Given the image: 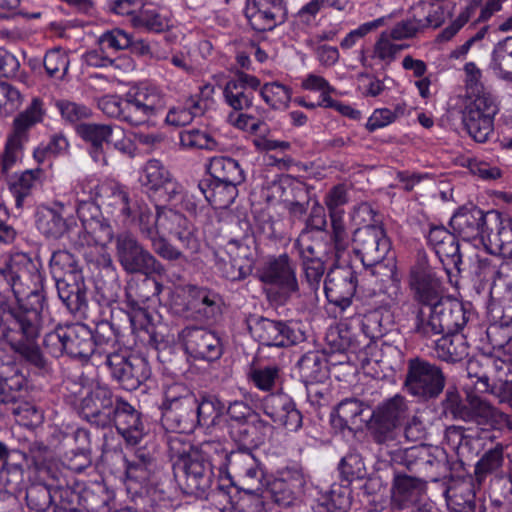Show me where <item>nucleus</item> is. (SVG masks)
I'll return each mask as SVG.
<instances>
[{"mask_svg": "<svg viewBox=\"0 0 512 512\" xmlns=\"http://www.w3.org/2000/svg\"><path fill=\"white\" fill-rule=\"evenodd\" d=\"M30 307L19 304L9 306V300L2 301L1 311L4 323L0 340L5 341L19 357L37 369H46L48 361L44 357L37 339L41 333V310L45 300L43 290L34 287L27 294Z\"/></svg>", "mask_w": 512, "mask_h": 512, "instance_id": "1", "label": "nucleus"}, {"mask_svg": "<svg viewBox=\"0 0 512 512\" xmlns=\"http://www.w3.org/2000/svg\"><path fill=\"white\" fill-rule=\"evenodd\" d=\"M255 277L272 303L284 305L299 292L297 264L287 253L264 258L256 267Z\"/></svg>", "mask_w": 512, "mask_h": 512, "instance_id": "2", "label": "nucleus"}, {"mask_svg": "<svg viewBox=\"0 0 512 512\" xmlns=\"http://www.w3.org/2000/svg\"><path fill=\"white\" fill-rule=\"evenodd\" d=\"M46 109L39 97L32 98L27 107L13 119L3 152L0 154V170L8 174L23 158L31 129L44 120Z\"/></svg>", "mask_w": 512, "mask_h": 512, "instance_id": "3", "label": "nucleus"}, {"mask_svg": "<svg viewBox=\"0 0 512 512\" xmlns=\"http://www.w3.org/2000/svg\"><path fill=\"white\" fill-rule=\"evenodd\" d=\"M444 410L454 419L474 423L488 429H501L508 424V415L494 407L484 397L469 392L463 403L457 391L448 390L443 401Z\"/></svg>", "mask_w": 512, "mask_h": 512, "instance_id": "4", "label": "nucleus"}, {"mask_svg": "<svg viewBox=\"0 0 512 512\" xmlns=\"http://www.w3.org/2000/svg\"><path fill=\"white\" fill-rule=\"evenodd\" d=\"M445 385L446 377L437 364L419 356L407 360L403 388L409 395L426 402L439 397Z\"/></svg>", "mask_w": 512, "mask_h": 512, "instance_id": "5", "label": "nucleus"}, {"mask_svg": "<svg viewBox=\"0 0 512 512\" xmlns=\"http://www.w3.org/2000/svg\"><path fill=\"white\" fill-rule=\"evenodd\" d=\"M156 226L158 235L167 239V236L176 239L183 252L189 259L196 255L201 248V242L198 237L195 225L181 212L174 209L157 206L156 207ZM182 263L183 261H179ZM186 263V261H184Z\"/></svg>", "mask_w": 512, "mask_h": 512, "instance_id": "6", "label": "nucleus"}, {"mask_svg": "<svg viewBox=\"0 0 512 512\" xmlns=\"http://www.w3.org/2000/svg\"><path fill=\"white\" fill-rule=\"evenodd\" d=\"M104 363L112 379L127 391L137 390L151 376L148 361L127 350L119 349L106 352Z\"/></svg>", "mask_w": 512, "mask_h": 512, "instance_id": "7", "label": "nucleus"}, {"mask_svg": "<svg viewBox=\"0 0 512 512\" xmlns=\"http://www.w3.org/2000/svg\"><path fill=\"white\" fill-rule=\"evenodd\" d=\"M353 249L363 266L371 275L382 267V262L391 248L384 228L380 225H366L357 228L352 237Z\"/></svg>", "mask_w": 512, "mask_h": 512, "instance_id": "8", "label": "nucleus"}, {"mask_svg": "<svg viewBox=\"0 0 512 512\" xmlns=\"http://www.w3.org/2000/svg\"><path fill=\"white\" fill-rule=\"evenodd\" d=\"M115 241L117 259L126 272L143 275L165 273L161 262L146 250L133 234L122 232L116 236Z\"/></svg>", "mask_w": 512, "mask_h": 512, "instance_id": "9", "label": "nucleus"}, {"mask_svg": "<svg viewBox=\"0 0 512 512\" xmlns=\"http://www.w3.org/2000/svg\"><path fill=\"white\" fill-rule=\"evenodd\" d=\"M498 106L489 93L469 99L462 110V123L465 130L476 142L484 143L493 133L494 117Z\"/></svg>", "mask_w": 512, "mask_h": 512, "instance_id": "10", "label": "nucleus"}, {"mask_svg": "<svg viewBox=\"0 0 512 512\" xmlns=\"http://www.w3.org/2000/svg\"><path fill=\"white\" fill-rule=\"evenodd\" d=\"M124 225L135 224L141 234L151 241L153 251L168 261H187L186 255L172 245L168 239L158 235L156 215L145 203L134 201L131 217L123 219Z\"/></svg>", "mask_w": 512, "mask_h": 512, "instance_id": "11", "label": "nucleus"}, {"mask_svg": "<svg viewBox=\"0 0 512 512\" xmlns=\"http://www.w3.org/2000/svg\"><path fill=\"white\" fill-rule=\"evenodd\" d=\"M126 94L134 127L148 123L166 107L165 94L154 85L141 83L131 87Z\"/></svg>", "mask_w": 512, "mask_h": 512, "instance_id": "12", "label": "nucleus"}, {"mask_svg": "<svg viewBox=\"0 0 512 512\" xmlns=\"http://www.w3.org/2000/svg\"><path fill=\"white\" fill-rule=\"evenodd\" d=\"M357 274L349 266L331 269L324 280L325 296L330 304L339 308L342 317L353 306L357 288Z\"/></svg>", "mask_w": 512, "mask_h": 512, "instance_id": "13", "label": "nucleus"}, {"mask_svg": "<svg viewBox=\"0 0 512 512\" xmlns=\"http://www.w3.org/2000/svg\"><path fill=\"white\" fill-rule=\"evenodd\" d=\"M404 464L409 470L426 474L437 487L448 480L446 474L450 471L449 461L443 449L435 448L431 453L426 447H411L406 449L403 457Z\"/></svg>", "mask_w": 512, "mask_h": 512, "instance_id": "14", "label": "nucleus"}, {"mask_svg": "<svg viewBox=\"0 0 512 512\" xmlns=\"http://www.w3.org/2000/svg\"><path fill=\"white\" fill-rule=\"evenodd\" d=\"M174 475L185 493L202 497L211 488L214 473L210 462L192 453L186 461L179 462Z\"/></svg>", "mask_w": 512, "mask_h": 512, "instance_id": "15", "label": "nucleus"}, {"mask_svg": "<svg viewBox=\"0 0 512 512\" xmlns=\"http://www.w3.org/2000/svg\"><path fill=\"white\" fill-rule=\"evenodd\" d=\"M256 339L269 347H289L304 340V333L292 322L260 317L252 327Z\"/></svg>", "mask_w": 512, "mask_h": 512, "instance_id": "16", "label": "nucleus"}, {"mask_svg": "<svg viewBox=\"0 0 512 512\" xmlns=\"http://www.w3.org/2000/svg\"><path fill=\"white\" fill-rule=\"evenodd\" d=\"M116 405L112 390L106 385H95L82 399L81 415L98 428L111 426V415Z\"/></svg>", "mask_w": 512, "mask_h": 512, "instance_id": "17", "label": "nucleus"}, {"mask_svg": "<svg viewBox=\"0 0 512 512\" xmlns=\"http://www.w3.org/2000/svg\"><path fill=\"white\" fill-rule=\"evenodd\" d=\"M185 351L194 359L213 362L223 354L219 336L201 327H186L182 330Z\"/></svg>", "mask_w": 512, "mask_h": 512, "instance_id": "18", "label": "nucleus"}, {"mask_svg": "<svg viewBox=\"0 0 512 512\" xmlns=\"http://www.w3.org/2000/svg\"><path fill=\"white\" fill-rule=\"evenodd\" d=\"M245 16L254 30L271 31L286 21L287 9L283 0H247Z\"/></svg>", "mask_w": 512, "mask_h": 512, "instance_id": "19", "label": "nucleus"}, {"mask_svg": "<svg viewBox=\"0 0 512 512\" xmlns=\"http://www.w3.org/2000/svg\"><path fill=\"white\" fill-rule=\"evenodd\" d=\"M261 409L274 423L290 432H296L302 427V413L297 409L294 400L285 393L265 396L261 402Z\"/></svg>", "mask_w": 512, "mask_h": 512, "instance_id": "20", "label": "nucleus"}, {"mask_svg": "<svg viewBox=\"0 0 512 512\" xmlns=\"http://www.w3.org/2000/svg\"><path fill=\"white\" fill-rule=\"evenodd\" d=\"M450 512H475V483L471 476L449 477L438 487Z\"/></svg>", "mask_w": 512, "mask_h": 512, "instance_id": "21", "label": "nucleus"}, {"mask_svg": "<svg viewBox=\"0 0 512 512\" xmlns=\"http://www.w3.org/2000/svg\"><path fill=\"white\" fill-rule=\"evenodd\" d=\"M455 234L465 241L490 240L491 232L486 224V214L476 206L459 208L450 220Z\"/></svg>", "mask_w": 512, "mask_h": 512, "instance_id": "22", "label": "nucleus"}, {"mask_svg": "<svg viewBox=\"0 0 512 512\" xmlns=\"http://www.w3.org/2000/svg\"><path fill=\"white\" fill-rule=\"evenodd\" d=\"M128 444L136 445L145 434L141 413L121 397L116 398V405L111 415V425Z\"/></svg>", "mask_w": 512, "mask_h": 512, "instance_id": "23", "label": "nucleus"}, {"mask_svg": "<svg viewBox=\"0 0 512 512\" xmlns=\"http://www.w3.org/2000/svg\"><path fill=\"white\" fill-rule=\"evenodd\" d=\"M426 490V482L420 477L395 472L391 487L392 505L403 509L415 505Z\"/></svg>", "mask_w": 512, "mask_h": 512, "instance_id": "24", "label": "nucleus"}, {"mask_svg": "<svg viewBox=\"0 0 512 512\" xmlns=\"http://www.w3.org/2000/svg\"><path fill=\"white\" fill-rule=\"evenodd\" d=\"M197 396L182 403L162 409V424L167 430L179 434L193 432L196 428Z\"/></svg>", "mask_w": 512, "mask_h": 512, "instance_id": "25", "label": "nucleus"}, {"mask_svg": "<svg viewBox=\"0 0 512 512\" xmlns=\"http://www.w3.org/2000/svg\"><path fill=\"white\" fill-rule=\"evenodd\" d=\"M54 279L58 296L70 312L78 313L87 308V289L80 274Z\"/></svg>", "mask_w": 512, "mask_h": 512, "instance_id": "26", "label": "nucleus"}, {"mask_svg": "<svg viewBox=\"0 0 512 512\" xmlns=\"http://www.w3.org/2000/svg\"><path fill=\"white\" fill-rule=\"evenodd\" d=\"M96 266L108 277V282H98L95 299L101 306L109 307L116 303L121 289L116 268L109 253H102L97 257Z\"/></svg>", "mask_w": 512, "mask_h": 512, "instance_id": "27", "label": "nucleus"}, {"mask_svg": "<svg viewBox=\"0 0 512 512\" xmlns=\"http://www.w3.org/2000/svg\"><path fill=\"white\" fill-rule=\"evenodd\" d=\"M305 485L306 477L302 468L292 466L282 469L273 488L276 502L283 505L291 504Z\"/></svg>", "mask_w": 512, "mask_h": 512, "instance_id": "28", "label": "nucleus"}, {"mask_svg": "<svg viewBox=\"0 0 512 512\" xmlns=\"http://www.w3.org/2000/svg\"><path fill=\"white\" fill-rule=\"evenodd\" d=\"M64 204L55 202L53 207L40 206L35 213L37 229L46 238L59 239L69 230L66 219L62 216Z\"/></svg>", "mask_w": 512, "mask_h": 512, "instance_id": "29", "label": "nucleus"}, {"mask_svg": "<svg viewBox=\"0 0 512 512\" xmlns=\"http://www.w3.org/2000/svg\"><path fill=\"white\" fill-rule=\"evenodd\" d=\"M66 355L72 358H95L92 331L85 324L75 323L65 325Z\"/></svg>", "mask_w": 512, "mask_h": 512, "instance_id": "30", "label": "nucleus"}, {"mask_svg": "<svg viewBox=\"0 0 512 512\" xmlns=\"http://www.w3.org/2000/svg\"><path fill=\"white\" fill-rule=\"evenodd\" d=\"M432 306L443 334L459 332L468 321L463 304L456 299L443 298Z\"/></svg>", "mask_w": 512, "mask_h": 512, "instance_id": "31", "label": "nucleus"}, {"mask_svg": "<svg viewBox=\"0 0 512 512\" xmlns=\"http://www.w3.org/2000/svg\"><path fill=\"white\" fill-rule=\"evenodd\" d=\"M240 184L218 181L213 179H202L198 183L199 194L206 202L218 209H226L234 203L238 196Z\"/></svg>", "mask_w": 512, "mask_h": 512, "instance_id": "32", "label": "nucleus"}, {"mask_svg": "<svg viewBox=\"0 0 512 512\" xmlns=\"http://www.w3.org/2000/svg\"><path fill=\"white\" fill-rule=\"evenodd\" d=\"M427 239L443 263L446 258L460 271L462 259L455 233L449 232L443 226H434L429 230Z\"/></svg>", "mask_w": 512, "mask_h": 512, "instance_id": "33", "label": "nucleus"}, {"mask_svg": "<svg viewBox=\"0 0 512 512\" xmlns=\"http://www.w3.org/2000/svg\"><path fill=\"white\" fill-rule=\"evenodd\" d=\"M163 285L150 275L143 278H131L125 287V297L128 307H140L153 297L158 296Z\"/></svg>", "mask_w": 512, "mask_h": 512, "instance_id": "34", "label": "nucleus"}, {"mask_svg": "<svg viewBox=\"0 0 512 512\" xmlns=\"http://www.w3.org/2000/svg\"><path fill=\"white\" fill-rule=\"evenodd\" d=\"M410 286L415 298L423 304V307L432 306L443 299L439 280L425 270H412Z\"/></svg>", "mask_w": 512, "mask_h": 512, "instance_id": "35", "label": "nucleus"}, {"mask_svg": "<svg viewBox=\"0 0 512 512\" xmlns=\"http://www.w3.org/2000/svg\"><path fill=\"white\" fill-rule=\"evenodd\" d=\"M327 343L331 352L340 353H358L367 348V340L360 337L347 324L341 323L339 326L331 330L326 336Z\"/></svg>", "mask_w": 512, "mask_h": 512, "instance_id": "36", "label": "nucleus"}, {"mask_svg": "<svg viewBox=\"0 0 512 512\" xmlns=\"http://www.w3.org/2000/svg\"><path fill=\"white\" fill-rule=\"evenodd\" d=\"M266 423L257 417V420H249L238 424H230L229 434L238 445V449L252 450L264 442L261 428H266Z\"/></svg>", "mask_w": 512, "mask_h": 512, "instance_id": "37", "label": "nucleus"}, {"mask_svg": "<svg viewBox=\"0 0 512 512\" xmlns=\"http://www.w3.org/2000/svg\"><path fill=\"white\" fill-rule=\"evenodd\" d=\"M437 357L445 362H460L469 355V345L463 334L451 332L434 341Z\"/></svg>", "mask_w": 512, "mask_h": 512, "instance_id": "38", "label": "nucleus"}, {"mask_svg": "<svg viewBox=\"0 0 512 512\" xmlns=\"http://www.w3.org/2000/svg\"><path fill=\"white\" fill-rule=\"evenodd\" d=\"M132 26L152 33H162L172 26L168 14L152 3L143 1L136 16L132 18Z\"/></svg>", "mask_w": 512, "mask_h": 512, "instance_id": "39", "label": "nucleus"}, {"mask_svg": "<svg viewBox=\"0 0 512 512\" xmlns=\"http://www.w3.org/2000/svg\"><path fill=\"white\" fill-rule=\"evenodd\" d=\"M325 233L309 232L301 230L294 241V248L301 259L331 258Z\"/></svg>", "mask_w": 512, "mask_h": 512, "instance_id": "40", "label": "nucleus"}, {"mask_svg": "<svg viewBox=\"0 0 512 512\" xmlns=\"http://www.w3.org/2000/svg\"><path fill=\"white\" fill-rule=\"evenodd\" d=\"M25 392L24 383H21L15 400L0 401V403L6 406V412H10L20 425L36 426L42 422L43 414L33 403L24 399Z\"/></svg>", "mask_w": 512, "mask_h": 512, "instance_id": "41", "label": "nucleus"}, {"mask_svg": "<svg viewBox=\"0 0 512 512\" xmlns=\"http://www.w3.org/2000/svg\"><path fill=\"white\" fill-rule=\"evenodd\" d=\"M207 101L199 95L190 96L182 103L170 108L166 115V122L173 126L190 124L194 118L204 115Z\"/></svg>", "mask_w": 512, "mask_h": 512, "instance_id": "42", "label": "nucleus"}, {"mask_svg": "<svg viewBox=\"0 0 512 512\" xmlns=\"http://www.w3.org/2000/svg\"><path fill=\"white\" fill-rule=\"evenodd\" d=\"M206 169L210 179L242 184L245 181V172L240 163L231 157L215 156L209 160Z\"/></svg>", "mask_w": 512, "mask_h": 512, "instance_id": "43", "label": "nucleus"}, {"mask_svg": "<svg viewBox=\"0 0 512 512\" xmlns=\"http://www.w3.org/2000/svg\"><path fill=\"white\" fill-rule=\"evenodd\" d=\"M99 198L102 204L110 209L111 214L122 217H131L134 201L129 198L128 192L118 184H101Z\"/></svg>", "mask_w": 512, "mask_h": 512, "instance_id": "44", "label": "nucleus"}, {"mask_svg": "<svg viewBox=\"0 0 512 512\" xmlns=\"http://www.w3.org/2000/svg\"><path fill=\"white\" fill-rule=\"evenodd\" d=\"M104 459L114 467L116 472H123L130 480L141 482L148 478V462L130 461L121 449L107 450L104 453Z\"/></svg>", "mask_w": 512, "mask_h": 512, "instance_id": "45", "label": "nucleus"}, {"mask_svg": "<svg viewBox=\"0 0 512 512\" xmlns=\"http://www.w3.org/2000/svg\"><path fill=\"white\" fill-rule=\"evenodd\" d=\"M350 505L351 497L348 487L333 484L328 491L316 498L312 509L314 512H347Z\"/></svg>", "mask_w": 512, "mask_h": 512, "instance_id": "46", "label": "nucleus"}, {"mask_svg": "<svg viewBox=\"0 0 512 512\" xmlns=\"http://www.w3.org/2000/svg\"><path fill=\"white\" fill-rule=\"evenodd\" d=\"M368 406L356 398H346L342 400L335 412L331 415V422L334 427L339 429L358 426L363 422L362 414Z\"/></svg>", "mask_w": 512, "mask_h": 512, "instance_id": "47", "label": "nucleus"}, {"mask_svg": "<svg viewBox=\"0 0 512 512\" xmlns=\"http://www.w3.org/2000/svg\"><path fill=\"white\" fill-rule=\"evenodd\" d=\"M299 375L305 383H322L328 378L325 357L318 351L305 353L297 362Z\"/></svg>", "mask_w": 512, "mask_h": 512, "instance_id": "48", "label": "nucleus"}, {"mask_svg": "<svg viewBox=\"0 0 512 512\" xmlns=\"http://www.w3.org/2000/svg\"><path fill=\"white\" fill-rule=\"evenodd\" d=\"M185 291L191 298V305L206 319L214 318L220 313V296L216 292L196 285H187Z\"/></svg>", "mask_w": 512, "mask_h": 512, "instance_id": "49", "label": "nucleus"}, {"mask_svg": "<svg viewBox=\"0 0 512 512\" xmlns=\"http://www.w3.org/2000/svg\"><path fill=\"white\" fill-rule=\"evenodd\" d=\"M384 314V310L374 309L364 313L363 315L357 312L351 314L348 313L346 317L354 318L357 316L361 325V329L358 333L360 334V337L367 340V347H369L371 343L382 338L386 334L387 327L383 323Z\"/></svg>", "mask_w": 512, "mask_h": 512, "instance_id": "50", "label": "nucleus"}, {"mask_svg": "<svg viewBox=\"0 0 512 512\" xmlns=\"http://www.w3.org/2000/svg\"><path fill=\"white\" fill-rule=\"evenodd\" d=\"M225 406L221 400L212 394L202 393L197 396L196 427H213L215 426L223 413Z\"/></svg>", "mask_w": 512, "mask_h": 512, "instance_id": "51", "label": "nucleus"}, {"mask_svg": "<svg viewBox=\"0 0 512 512\" xmlns=\"http://www.w3.org/2000/svg\"><path fill=\"white\" fill-rule=\"evenodd\" d=\"M489 68L498 78L512 83V36L495 45Z\"/></svg>", "mask_w": 512, "mask_h": 512, "instance_id": "52", "label": "nucleus"}, {"mask_svg": "<svg viewBox=\"0 0 512 512\" xmlns=\"http://www.w3.org/2000/svg\"><path fill=\"white\" fill-rule=\"evenodd\" d=\"M43 171L40 168L25 170L15 174L8 182L9 189L15 198L17 208L23 206L25 198L29 197L40 182Z\"/></svg>", "mask_w": 512, "mask_h": 512, "instance_id": "53", "label": "nucleus"}, {"mask_svg": "<svg viewBox=\"0 0 512 512\" xmlns=\"http://www.w3.org/2000/svg\"><path fill=\"white\" fill-rule=\"evenodd\" d=\"M330 229L326 230L325 236H328V247L330 250L331 258L339 260L342 255L348 250L352 238L347 229L344 216L343 217H329Z\"/></svg>", "mask_w": 512, "mask_h": 512, "instance_id": "54", "label": "nucleus"}, {"mask_svg": "<svg viewBox=\"0 0 512 512\" xmlns=\"http://www.w3.org/2000/svg\"><path fill=\"white\" fill-rule=\"evenodd\" d=\"M368 430L375 443L386 447L395 446L401 435V429L396 424L389 422L374 411L370 417Z\"/></svg>", "mask_w": 512, "mask_h": 512, "instance_id": "55", "label": "nucleus"}, {"mask_svg": "<svg viewBox=\"0 0 512 512\" xmlns=\"http://www.w3.org/2000/svg\"><path fill=\"white\" fill-rule=\"evenodd\" d=\"M400 429L410 416L409 402L402 395H395L381 403L374 411Z\"/></svg>", "mask_w": 512, "mask_h": 512, "instance_id": "56", "label": "nucleus"}, {"mask_svg": "<svg viewBox=\"0 0 512 512\" xmlns=\"http://www.w3.org/2000/svg\"><path fill=\"white\" fill-rule=\"evenodd\" d=\"M171 176V173L161 161L150 159L142 169L140 181L147 191L158 193Z\"/></svg>", "mask_w": 512, "mask_h": 512, "instance_id": "57", "label": "nucleus"}, {"mask_svg": "<svg viewBox=\"0 0 512 512\" xmlns=\"http://www.w3.org/2000/svg\"><path fill=\"white\" fill-rule=\"evenodd\" d=\"M93 343L95 349V358L97 356H104L106 352H113L115 344L118 342V333L114 325L107 321L102 320L96 323L94 331H92Z\"/></svg>", "mask_w": 512, "mask_h": 512, "instance_id": "58", "label": "nucleus"}, {"mask_svg": "<svg viewBox=\"0 0 512 512\" xmlns=\"http://www.w3.org/2000/svg\"><path fill=\"white\" fill-rule=\"evenodd\" d=\"M358 81V89L362 96L366 98L384 96L391 90V85L394 84V80L388 75L379 78V76L367 72L359 73Z\"/></svg>", "mask_w": 512, "mask_h": 512, "instance_id": "59", "label": "nucleus"}, {"mask_svg": "<svg viewBox=\"0 0 512 512\" xmlns=\"http://www.w3.org/2000/svg\"><path fill=\"white\" fill-rule=\"evenodd\" d=\"M437 319L433 306L420 308L415 318L414 333L424 340H430L434 336L443 335Z\"/></svg>", "mask_w": 512, "mask_h": 512, "instance_id": "60", "label": "nucleus"}, {"mask_svg": "<svg viewBox=\"0 0 512 512\" xmlns=\"http://www.w3.org/2000/svg\"><path fill=\"white\" fill-rule=\"evenodd\" d=\"M98 107L108 117L115 118L132 126L126 93L122 97L118 95L103 96L98 101Z\"/></svg>", "mask_w": 512, "mask_h": 512, "instance_id": "61", "label": "nucleus"}, {"mask_svg": "<svg viewBox=\"0 0 512 512\" xmlns=\"http://www.w3.org/2000/svg\"><path fill=\"white\" fill-rule=\"evenodd\" d=\"M478 361H470L468 364V375L477 378L476 390L480 393L491 392L499 397L500 402L508 403L512 408V381H505L499 387L490 388L489 377L486 374H478L474 372V367L477 366Z\"/></svg>", "mask_w": 512, "mask_h": 512, "instance_id": "62", "label": "nucleus"}, {"mask_svg": "<svg viewBox=\"0 0 512 512\" xmlns=\"http://www.w3.org/2000/svg\"><path fill=\"white\" fill-rule=\"evenodd\" d=\"M257 460L252 450L237 449L229 452L224 470L227 478L236 486V479Z\"/></svg>", "mask_w": 512, "mask_h": 512, "instance_id": "63", "label": "nucleus"}, {"mask_svg": "<svg viewBox=\"0 0 512 512\" xmlns=\"http://www.w3.org/2000/svg\"><path fill=\"white\" fill-rule=\"evenodd\" d=\"M393 40L392 37L383 31L373 46L371 57L380 61L383 69L388 68L395 61L397 55L406 47L405 45L394 43Z\"/></svg>", "mask_w": 512, "mask_h": 512, "instance_id": "64", "label": "nucleus"}]
</instances>
